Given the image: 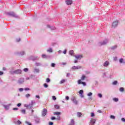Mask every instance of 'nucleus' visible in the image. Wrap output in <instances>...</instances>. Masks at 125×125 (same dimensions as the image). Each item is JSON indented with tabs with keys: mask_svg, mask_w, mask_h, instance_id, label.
Wrapping results in <instances>:
<instances>
[{
	"mask_svg": "<svg viewBox=\"0 0 125 125\" xmlns=\"http://www.w3.org/2000/svg\"><path fill=\"white\" fill-rule=\"evenodd\" d=\"M65 82H66V81L65 80H62V81H60V83L62 84V83H65Z\"/></svg>",
	"mask_w": 125,
	"mask_h": 125,
	"instance_id": "6ab92c4d",
	"label": "nucleus"
},
{
	"mask_svg": "<svg viewBox=\"0 0 125 125\" xmlns=\"http://www.w3.org/2000/svg\"><path fill=\"white\" fill-rule=\"evenodd\" d=\"M25 123H26V124L28 125H32V124L28 122L27 121H26Z\"/></svg>",
	"mask_w": 125,
	"mask_h": 125,
	"instance_id": "72a5a7b5",
	"label": "nucleus"
},
{
	"mask_svg": "<svg viewBox=\"0 0 125 125\" xmlns=\"http://www.w3.org/2000/svg\"><path fill=\"white\" fill-rule=\"evenodd\" d=\"M22 123L21 122V121H19V120H18V121H17V125H21V124Z\"/></svg>",
	"mask_w": 125,
	"mask_h": 125,
	"instance_id": "bb28decb",
	"label": "nucleus"
},
{
	"mask_svg": "<svg viewBox=\"0 0 125 125\" xmlns=\"http://www.w3.org/2000/svg\"><path fill=\"white\" fill-rule=\"evenodd\" d=\"M2 75H3V72L0 71V76H2Z\"/></svg>",
	"mask_w": 125,
	"mask_h": 125,
	"instance_id": "79ce46f5",
	"label": "nucleus"
},
{
	"mask_svg": "<svg viewBox=\"0 0 125 125\" xmlns=\"http://www.w3.org/2000/svg\"><path fill=\"white\" fill-rule=\"evenodd\" d=\"M36 122H37V124H39V123H40V120H38V121H37Z\"/></svg>",
	"mask_w": 125,
	"mask_h": 125,
	"instance_id": "69168bd1",
	"label": "nucleus"
},
{
	"mask_svg": "<svg viewBox=\"0 0 125 125\" xmlns=\"http://www.w3.org/2000/svg\"><path fill=\"white\" fill-rule=\"evenodd\" d=\"M51 67H55V63H52L51 64Z\"/></svg>",
	"mask_w": 125,
	"mask_h": 125,
	"instance_id": "a19ab883",
	"label": "nucleus"
},
{
	"mask_svg": "<svg viewBox=\"0 0 125 125\" xmlns=\"http://www.w3.org/2000/svg\"><path fill=\"white\" fill-rule=\"evenodd\" d=\"M36 98H38L39 99H40V96H39V95H36Z\"/></svg>",
	"mask_w": 125,
	"mask_h": 125,
	"instance_id": "864d4df0",
	"label": "nucleus"
},
{
	"mask_svg": "<svg viewBox=\"0 0 125 125\" xmlns=\"http://www.w3.org/2000/svg\"><path fill=\"white\" fill-rule=\"evenodd\" d=\"M2 69H3V71H5V70H6L5 67H3Z\"/></svg>",
	"mask_w": 125,
	"mask_h": 125,
	"instance_id": "052dcab7",
	"label": "nucleus"
},
{
	"mask_svg": "<svg viewBox=\"0 0 125 125\" xmlns=\"http://www.w3.org/2000/svg\"><path fill=\"white\" fill-rule=\"evenodd\" d=\"M45 56H46V55H44V54L42 55V57L43 58H44L45 57Z\"/></svg>",
	"mask_w": 125,
	"mask_h": 125,
	"instance_id": "3c124183",
	"label": "nucleus"
},
{
	"mask_svg": "<svg viewBox=\"0 0 125 125\" xmlns=\"http://www.w3.org/2000/svg\"><path fill=\"white\" fill-rule=\"evenodd\" d=\"M21 112L22 113V114H26V110L25 109H22Z\"/></svg>",
	"mask_w": 125,
	"mask_h": 125,
	"instance_id": "5701e85b",
	"label": "nucleus"
},
{
	"mask_svg": "<svg viewBox=\"0 0 125 125\" xmlns=\"http://www.w3.org/2000/svg\"><path fill=\"white\" fill-rule=\"evenodd\" d=\"M65 99H66V100H69V97H68V96L65 97Z\"/></svg>",
	"mask_w": 125,
	"mask_h": 125,
	"instance_id": "de8ad7c7",
	"label": "nucleus"
},
{
	"mask_svg": "<svg viewBox=\"0 0 125 125\" xmlns=\"http://www.w3.org/2000/svg\"><path fill=\"white\" fill-rule=\"evenodd\" d=\"M83 90H80L79 91V94H80L82 95V94H83Z\"/></svg>",
	"mask_w": 125,
	"mask_h": 125,
	"instance_id": "b1692460",
	"label": "nucleus"
},
{
	"mask_svg": "<svg viewBox=\"0 0 125 125\" xmlns=\"http://www.w3.org/2000/svg\"><path fill=\"white\" fill-rule=\"evenodd\" d=\"M51 119L53 120H56V118H55V117L53 116V117H52L51 118Z\"/></svg>",
	"mask_w": 125,
	"mask_h": 125,
	"instance_id": "4c0bfd02",
	"label": "nucleus"
},
{
	"mask_svg": "<svg viewBox=\"0 0 125 125\" xmlns=\"http://www.w3.org/2000/svg\"><path fill=\"white\" fill-rule=\"evenodd\" d=\"M23 71H24L25 72H28V71H29V69L28 68H24L23 69Z\"/></svg>",
	"mask_w": 125,
	"mask_h": 125,
	"instance_id": "c9c22d12",
	"label": "nucleus"
},
{
	"mask_svg": "<svg viewBox=\"0 0 125 125\" xmlns=\"http://www.w3.org/2000/svg\"><path fill=\"white\" fill-rule=\"evenodd\" d=\"M23 89L22 88H21L19 89V91L21 92V91H23Z\"/></svg>",
	"mask_w": 125,
	"mask_h": 125,
	"instance_id": "c03bdc74",
	"label": "nucleus"
},
{
	"mask_svg": "<svg viewBox=\"0 0 125 125\" xmlns=\"http://www.w3.org/2000/svg\"><path fill=\"white\" fill-rule=\"evenodd\" d=\"M57 120H60V116L58 117V118H57Z\"/></svg>",
	"mask_w": 125,
	"mask_h": 125,
	"instance_id": "338daca9",
	"label": "nucleus"
},
{
	"mask_svg": "<svg viewBox=\"0 0 125 125\" xmlns=\"http://www.w3.org/2000/svg\"><path fill=\"white\" fill-rule=\"evenodd\" d=\"M47 52H52V49L49 48V49L47 50Z\"/></svg>",
	"mask_w": 125,
	"mask_h": 125,
	"instance_id": "4be33fe9",
	"label": "nucleus"
},
{
	"mask_svg": "<svg viewBox=\"0 0 125 125\" xmlns=\"http://www.w3.org/2000/svg\"><path fill=\"white\" fill-rule=\"evenodd\" d=\"M98 113H102V111H101V110H98Z\"/></svg>",
	"mask_w": 125,
	"mask_h": 125,
	"instance_id": "5fc2aeb1",
	"label": "nucleus"
},
{
	"mask_svg": "<svg viewBox=\"0 0 125 125\" xmlns=\"http://www.w3.org/2000/svg\"><path fill=\"white\" fill-rule=\"evenodd\" d=\"M18 107H20V106H21V104L19 103L17 104Z\"/></svg>",
	"mask_w": 125,
	"mask_h": 125,
	"instance_id": "8fccbe9b",
	"label": "nucleus"
},
{
	"mask_svg": "<svg viewBox=\"0 0 125 125\" xmlns=\"http://www.w3.org/2000/svg\"><path fill=\"white\" fill-rule=\"evenodd\" d=\"M47 113V110H46V109L45 108H44L42 112V116H43V117H44L46 115Z\"/></svg>",
	"mask_w": 125,
	"mask_h": 125,
	"instance_id": "20e7f679",
	"label": "nucleus"
},
{
	"mask_svg": "<svg viewBox=\"0 0 125 125\" xmlns=\"http://www.w3.org/2000/svg\"><path fill=\"white\" fill-rule=\"evenodd\" d=\"M121 121H122V122H125V119L123 118L121 119Z\"/></svg>",
	"mask_w": 125,
	"mask_h": 125,
	"instance_id": "49530a36",
	"label": "nucleus"
},
{
	"mask_svg": "<svg viewBox=\"0 0 125 125\" xmlns=\"http://www.w3.org/2000/svg\"><path fill=\"white\" fill-rule=\"evenodd\" d=\"M85 79H86V76H85V75H83L81 77V81H84Z\"/></svg>",
	"mask_w": 125,
	"mask_h": 125,
	"instance_id": "9b49d317",
	"label": "nucleus"
},
{
	"mask_svg": "<svg viewBox=\"0 0 125 125\" xmlns=\"http://www.w3.org/2000/svg\"><path fill=\"white\" fill-rule=\"evenodd\" d=\"M46 83H49V82H50V79H49V78H47L46 79Z\"/></svg>",
	"mask_w": 125,
	"mask_h": 125,
	"instance_id": "c85d7f7f",
	"label": "nucleus"
},
{
	"mask_svg": "<svg viewBox=\"0 0 125 125\" xmlns=\"http://www.w3.org/2000/svg\"><path fill=\"white\" fill-rule=\"evenodd\" d=\"M11 17H8V20H10V19H11Z\"/></svg>",
	"mask_w": 125,
	"mask_h": 125,
	"instance_id": "603ef678",
	"label": "nucleus"
},
{
	"mask_svg": "<svg viewBox=\"0 0 125 125\" xmlns=\"http://www.w3.org/2000/svg\"><path fill=\"white\" fill-rule=\"evenodd\" d=\"M54 115H56L57 116H59V115H61V112H54Z\"/></svg>",
	"mask_w": 125,
	"mask_h": 125,
	"instance_id": "2eb2a0df",
	"label": "nucleus"
},
{
	"mask_svg": "<svg viewBox=\"0 0 125 125\" xmlns=\"http://www.w3.org/2000/svg\"><path fill=\"white\" fill-rule=\"evenodd\" d=\"M66 52H67V50H65L64 51H63L64 54H66Z\"/></svg>",
	"mask_w": 125,
	"mask_h": 125,
	"instance_id": "09e8293b",
	"label": "nucleus"
},
{
	"mask_svg": "<svg viewBox=\"0 0 125 125\" xmlns=\"http://www.w3.org/2000/svg\"><path fill=\"white\" fill-rule=\"evenodd\" d=\"M81 97H82V98H83L84 97L83 95V94L81 95Z\"/></svg>",
	"mask_w": 125,
	"mask_h": 125,
	"instance_id": "e2e57ef3",
	"label": "nucleus"
},
{
	"mask_svg": "<svg viewBox=\"0 0 125 125\" xmlns=\"http://www.w3.org/2000/svg\"><path fill=\"white\" fill-rule=\"evenodd\" d=\"M74 63H78V61L75 60L74 61Z\"/></svg>",
	"mask_w": 125,
	"mask_h": 125,
	"instance_id": "0e129e2a",
	"label": "nucleus"
},
{
	"mask_svg": "<svg viewBox=\"0 0 125 125\" xmlns=\"http://www.w3.org/2000/svg\"><path fill=\"white\" fill-rule=\"evenodd\" d=\"M26 97H27V98L30 97V96H31V95L29 94H27L26 95H25Z\"/></svg>",
	"mask_w": 125,
	"mask_h": 125,
	"instance_id": "2f4dec72",
	"label": "nucleus"
},
{
	"mask_svg": "<svg viewBox=\"0 0 125 125\" xmlns=\"http://www.w3.org/2000/svg\"><path fill=\"white\" fill-rule=\"evenodd\" d=\"M120 63H125L124 62V59L121 58L119 60Z\"/></svg>",
	"mask_w": 125,
	"mask_h": 125,
	"instance_id": "412c9836",
	"label": "nucleus"
},
{
	"mask_svg": "<svg viewBox=\"0 0 125 125\" xmlns=\"http://www.w3.org/2000/svg\"><path fill=\"white\" fill-rule=\"evenodd\" d=\"M87 95L88 96H91V95H92V93L89 92V93H88Z\"/></svg>",
	"mask_w": 125,
	"mask_h": 125,
	"instance_id": "e433bc0d",
	"label": "nucleus"
},
{
	"mask_svg": "<svg viewBox=\"0 0 125 125\" xmlns=\"http://www.w3.org/2000/svg\"><path fill=\"white\" fill-rule=\"evenodd\" d=\"M96 121V120L95 119H91L90 122V124L91 125H94V124H95V122Z\"/></svg>",
	"mask_w": 125,
	"mask_h": 125,
	"instance_id": "0eeeda50",
	"label": "nucleus"
},
{
	"mask_svg": "<svg viewBox=\"0 0 125 125\" xmlns=\"http://www.w3.org/2000/svg\"><path fill=\"white\" fill-rule=\"evenodd\" d=\"M19 83H24V79H20L19 80Z\"/></svg>",
	"mask_w": 125,
	"mask_h": 125,
	"instance_id": "4468645a",
	"label": "nucleus"
},
{
	"mask_svg": "<svg viewBox=\"0 0 125 125\" xmlns=\"http://www.w3.org/2000/svg\"><path fill=\"white\" fill-rule=\"evenodd\" d=\"M14 73L15 74H21V73H22V71L20 69H18V70L14 71Z\"/></svg>",
	"mask_w": 125,
	"mask_h": 125,
	"instance_id": "1a4fd4ad",
	"label": "nucleus"
},
{
	"mask_svg": "<svg viewBox=\"0 0 125 125\" xmlns=\"http://www.w3.org/2000/svg\"><path fill=\"white\" fill-rule=\"evenodd\" d=\"M35 71H36V72H37V73H39V69H35Z\"/></svg>",
	"mask_w": 125,
	"mask_h": 125,
	"instance_id": "13d9d810",
	"label": "nucleus"
},
{
	"mask_svg": "<svg viewBox=\"0 0 125 125\" xmlns=\"http://www.w3.org/2000/svg\"><path fill=\"white\" fill-rule=\"evenodd\" d=\"M9 15H10V16H15V13H14V12H11L9 13Z\"/></svg>",
	"mask_w": 125,
	"mask_h": 125,
	"instance_id": "ddd939ff",
	"label": "nucleus"
},
{
	"mask_svg": "<svg viewBox=\"0 0 125 125\" xmlns=\"http://www.w3.org/2000/svg\"><path fill=\"white\" fill-rule=\"evenodd\" d=\"M31 112H32V113H34V110L32 109V110H31Z\"/></svg>",
	"mask_w": 125,
	"mask_h": 125,
	"instance_id": "774afa93",
	"label": "nucleus"
},
{
	"mask_svg": "<svg viewBox=\"0 0 125 125\" xmlns=\"http://www.w3.org/2000/svg\"><path fill=\"white\" fill-rule=\"evenodd\" d=\"M13 110H14V111H17V110H18V108L15 107L13 109Z\"/></svg>",
	"mask_w": 125,
	"mask_h": 125,
	"instance_id": "ea45409f",
	"label": "nucleus"
},
{
	"mask_svg": "<svg viewBox=\"0 0 125 125\" xmlns=\"http://www.w3.org/2000/svg\"><path fill=\"white\" fill-rule=\"evenodd\" d=\"M66 76L67 77H69V76H70V73H67Z\"/></svg>",
	"mask_w": 125,
	"mask_h": 125,
	"instance_id": "bf43d9fd",
	"label": "nucleus"
},
{
	"mask_svg": "<svg viewBox=\"0 0 125 125\" xmlns=\"http://www.w3.org/2000/svg\"><path fill=\"white\" fill-rule=\"evenodd\" d=\"M43 86L45 87H48V85H47V84L46 83H44L43 84Z\"/></svg>",
	"mask_w": 125,
	"mask_h": 125,
	"instance_id": "f704fd0d",
	"label": "nucleus"
},
{
	"mask_svg": "<svg viewBox=\"0 0 125 125\" xmlns=\"http://www.w3.org/2000/svg\"><path fill=\"white\" fill-rule=\"evenodd\" d=\"M75 58L77 59V60H80V59H82L83 58V55H78V56H74Z\"/></svg>",
	"mask_w": 125,
	"mask_h": 125,
	"instance_id": "6e6552de",
	"label": "nucleus"
},
{
	"mask_svg": "<svg viewBox=\"0 0 125 125\" xmlns=\"http://www.w3.org/2000/svg\"><path fill=\"white\" fill-rule=\"evenodd\" d=\"M25 90H30V88H25Z\"/></svg>",
	"mask_w": 125,
	"mask_h": 125,
	"instance_id": "6e6d98bb",
	"label": "nucleus"
},
{
	"mask_svg": "<svg viewBox=\"0 0 125 125\" xmlns=\"http://www.w3.org/2000/svg\"><path fill=\"white\" fill-rule=\"evenodd\" d=\"M107 43V42L104 41L102 44V45H103V44H106Z\"/></svg>",
	"mask_w": 125,
	"mask_h": 125,
	"instance_id": "473e14b6",
	"label": "nucleus"
},
{
	"mask_svg": "<svg viewBox=\"0 0 125 125\" xmlns=\"http://www.w3.org/2000/svg\"><path fill=\"white\" fill-rule=\"evenodd\" d=\"M77 116H78V117H81V116H82V113L78 112L77 113Z\"/></svg>",
	"mask_w": 125,
	"mask_h": 125,
	"instance_id": "393cba45",
	"label": "nucleus"
},
{
	"mask_svg": "<svg viewBox=\"0 0 125 125\" xmlns=\"http://www.w3.org/2000/svg\"><path fill=\"white\" fill-rule=\"evenodd\" d=\"M110 119H115V116L114 115H111L110 116Z\"/></svg>",
	"mask_w": 125,
	"mask_h": 125,
	"instance_id": "cd10ccee",
	"label": "nucleus"
},
{
	"mask_svg": "<svg viewBox=\"0 0 125 125\" xmlns=\"http://www.w3.org/2000/svg\"><path fill=\"white\" fill-rule=\"evenodd\" d=\"M69 53L70 55L73 56V54H74V51L70 50L69 51Z\"/></svg>",
	"mask_w": 125,
	"mask_h": 125,
	"instance_id": "f3484780",
	"label": "nucleus"
},
{
	"mask_svg": "<svg viewBox=\"0 0 125 125\" xmlns=\"http://www.w3.org/2000/svg\"><path fill=\"white\" fill-rule=\"evenodd\" d=\"M112 49H115V48H117V45H115L111 47Z\"/></svg>",
	"mask_w": 125,
	"mask_h": 125,
	"instance_id": "58836bf2",
	"label": "nucleus"
},
{
	"mask_svg": "<svg viewBox=\"0 0 125 125\" xmlns=\"http://www.w3.org/2000/svg\"><path fill=\"white\" fill-rule=\"evenodd\" d=\"M52 98L53 100H56V97H55V96H53L52 97Z\"/></svg>",
	"mask_w": 125,
	"mask_h": 125,
	"instance_id": "c756f323",
	"label": "nucleus"
},
{
	"mask_svg": "<svg viewBox=\"0 0 125 125\" xmlns=\"http://www.w3.org/2000/svg\"><path fill=\"white\" fill-rule=\"evenodd\" d=\"M120 91L123 92V91H125V88L124 87H120L119 89Z\"/></svg>",
	"mask_w": 125,
	"mask_h": 125,
	"instance_id": "dca6fc26",
	"label": "nucleus"
},
{
	"mask_svg": "<svg viewBox=\"0 0 125 125\" xmlns=\"http://www.w3.org/2000/svg\"><path fill=\"white\" fill-rule=\"evenodd\" d=\"M78 84H81L82 83L84 86L86 85V83H85V82H82V80H78Z\"/></svg>",
	"mask_w": 125,
	"mask_h": 125,
	"instance_id": "7ed1b4c3",
	"label": "nucleus"
},
{
	"mask_svg": "<svg viewBox=\"0 0 125 125\" xmlns=\"http://www.w3.org/2000/svg\"><path fill=\"white\" fill-rule=\"evenodd\" d=\"M25 54V53L24 52H21V55H24Z\"/></svg>",
	"mask_w": 125,
	"mask_h": 125,
	"instance_id": "680f3d73",
	"label": "nucleus"
},
{
	"mask_svg": "<svg viewBox=\"0 0 125 125\" xmlns=\"http://www.w3.org/2000/svg\"><path fill=\"white\" fill-rule=\"evenodd\" d=\"M108 65H109V62L106 61V62H104V67H107V66H108Z\"/></svg>",
	"mask_w": 125,
	"mask_h": 125,
	"instance_id": "f8f14e48",
	"label": "nucleus"
},
{
	"mask_svg": "<svg viewBox=\"0 0 125 125\" xmlns=\"http://www.w3.org/2000/svg\"><path fill=\"white\" fill-rule=\"evenodd\" d=\"M4 108H5V109H7V108H8V106L7 105H5V106H4Z\"/></svg>",
	"mask_w": 125,
	"mask_h": 125,
	"instance_id": "4d7b16f0",
	"label": "nucleus"
},
{
	"mask_svg": "<svg viewBox=\"0 0 125 125\" xmlns=\"http://www.w3.org/2000/svg\"><path fill=\"white\" fill-rule=\"evenodd\" d=\"M91 117H94V113H91Z\"/></svg>",
	"mask_w": 125,
	"mask_h": 125,
	"instance_id": "a18cd8bd",
	"label": "nucleus"
},
{
	"mask_svg": "<svg viewBox=\"0 0 125 125\" xmlns=\"http://www.w3.org/2000/svg\"><path fill=\"white\" fill-rule=\"evenodd\" d=\"M98 95L100 98H102V94L99 93Z\"/></svg>",
	"mask_w": 125,
	"mask_h": 125,
	"instance_id": "7c9ffc66",
	"label": "nucleus"
},
{
	"mask_svg": "<svg viewBox=\"0 0 125 125\" xmlns=\"http://www.w3.org/2000/svg\"><path fill=\"white\" fill-rule=\"evenodd\" d=\"M49 125H53V123L51 122H49Z\"/></svg>",
	"mask_w": 125,
	"mask_h": 125,
	"instance_id": "37998d69",
	"label": "nucleus"
},
{
	"mask_svg": "<svg viewBox=\"0 0 125 125\" xmlns=\"http://www.w3.org/2000/svg\"><path fill=\"white\" fill-rule=\"evenodd\" d=\"M66 3L67 5H71L73 3V1L72 0H67L66 1Z\"/></svg>",
	"mask_w": 125,
	"mask_h": 125,
	"instance_id": "9d476101",
	"label": "nucleus"
},
{
	"mask_svg": "<svg viewBox=\"0 0 125 125\" xmlns=\"http://www.w3.org/2000/svg\"><path fill=\"white\" fill-rule=\"evenodd\" d=\"M82 66L78 65V66H74L72 67L73 70H78V69H81Z\"/></svg>",
	"mask_w": 125,
	"mask_h": 125,
	"instance_id": "39448f33",
	"label": "nucleus"
},
{
	"mask_svg": "<svg viewBox=\"0 0 125 125\" xmlns=\"http://www.w3.org/2000/svg\"><path fill=\"white\" fill-rule=\"evenodd\" d=\"M113 101H115V102H118V101H119V99L117 98H113Z\"/></svg>",
	"mask_w": 125,
	"mask_h": 125,
	"instance_id": "aec40b11",
	"label": "nucleus"
},
{
	"mask_svg": "<svg viewBox=\"0 0 125 125\" xmlns=\"http://www.w3.org/2000/svg\"><path fill=\"white\" fill-rule=\"evenodd\" d=\"M118 21H115L113 22L112 23V27H113V28H115V27H117V26H118Z\"/></svg>",
	"mask_w": 125,
	"mask_h": 125,
	"instance_id": "423d86ee",
	"label": "nucleus"
},
{
	"mask_svg": "<svg viewBox=\"0 0 125 125\" xmlns=\"http://www.w3.org/2000/svg\"><path fill=\"white\" fill-rule=\"evenodd\" d=\"M33 105H34V101H31V104L26 106L27 109H32L33 108Z\"/></svg>",
	"mask_w": 125,
	"mask_h": 125,
	"instance_id": "f257e3e1",
	"label": "nucleus"
},
{
	"mask_svg": "<svg viewBox=\"0 0 125 125\" xmlns=\"http://www.w3.org/2000/svg\"><path fill=\"white\" fill-rule=\"evenodd\" d=\"M112 84H113L114 85H116V84H118V81H115L112 83Z\"/></svg>",
	"mask_w": 125,
	"mask_h": 125,
	"instance_id": "a211bd4d",
	"label": "nucleus"
},
{
	"mask_svg": "<svg viewBox=\"0 0 125 125\" xmlns=\"http://www.w3.org/2000/svg\"><path fill=\"white\" fill-rule=\"evenodd\" d=\"M71 101H72L73 103L75 104V105L78 104V101H77V99L75 98V97H73L71 99Z\"/></svg>",
	"mask_w": 125,
	"mask_h": 125,
	"instance_id": "f03ea898",
	"label": "nucleus"
},
{
	"mask_svg": "<svg viewBox=\"0 0 125 125\" xmlns=\"http://www.w3.org/2000/svg\"><path fill=\"white\" fill-rule=\"evenodd\" d=\"M55 109H59V108H60V106H59V105H55Z\"/></svg>",
	"mask_w": 125,
	"mask_h": 125,
	"instance_id": "a878e982",
	"label": "nucleus"
}]
</instances>
